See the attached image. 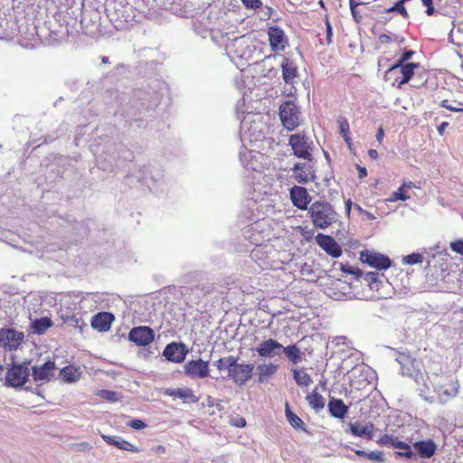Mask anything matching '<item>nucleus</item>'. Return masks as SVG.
Masks as SVG:
<instances>
[{
    "mask_svg": "<svg viewBox=\"0 0 463 463\" xmlns=\"http://www.w3.org/2000/svg\"><path fill=\"white\" fill-rule=\"evenodd\" d=\"M213 365L220 371L227 373L226 377L232 383L241 387L253 376L254 364L239 362V358L233 355L222 357L213 362Z\"/></svg>",
    "mask_w": 463,
    "mask_h": 463,
    "instance_id": "1",
    "label": "nucleus"
},
{
    "mask_svg": "<svg viewBox=\"0 0 463 463\" xmlns=\"http://www.w3.org/2000/svg\"><path fill=\"white\" fill-rule=\"evenodd\" d=\"M105 9L107 16L117 30L127 29L136 20V10L124 1H107Z\"/></svg>",
    "mask_w": 463,
    "mask_h": 463,
    "instance_id": "2",
    "label": "nucleus"
},
{
    "mask_svg": "<svg viewBox=\"0 0 463 463\" xmlns=\"http://www.w3.org/2000/svg\"><path fill=\"white\" fill-rule=\"evenodd\" d=\"M429 386L437 393L439 402H446L449 398L455 397L458 388L453 383H449V377L441 373L439 364H434L433 368L428 372Z\"/></svg>",
    "mask_w": 463,
    "mask_h": 463,
    "instance_id": "3",
    "label": "nucleus"
},
{
    "mask_svg": "<svg viewBox=\"0 0 463 463\" xmlns=\"http://www.w3.org/2000/svg\"><path fill=\"white\" fill-rule=\"evenodd\" d=\"M395 360L400 364L401 373L412 378L419 384L418 391L420 395L427 399L430 386L419 369V363L404 352H398Z\"/></svg>",
    "mask_w": 463,
    "mask_h": 463,
    "instance_id": "4",
    "label": "nucleus"
},
{
    "mask_svg": "<svg viewBox=\"0 0 463 463\" xmlns=\"http://www.w3.org/2000/svg\"><path fill=\"white\" fill-rule=\"evenodd\" d=\"M308 214L314 227L318 229H326L336 222L338 219V214L333 205L325 200L312 203L308 208Z\"/></svg>",
    "mask_w": 463,
    "mask_h": 463,
    "instance_id": "5",
    "label": "nucleus"
},
{
    "mask_svg": "<svg viewBox=\"0 0 463 463\" xmlns=\"http://www.w3.org/2000/svg\"><path fill=\"white\" fill-rule=\"evenodd\" d=\"M293 155L298 158L313 162V148L314 143L309 137L307 136L305 131H301L291 135L288 139Z\"/></svg>",
    "mask_w": 463,
    "mask_h": 463,
    "instance_id": "6",
    "label": "nucleus"
},
{
    "mask_svg": "<svg viewBox=\"0 0 463 463\" xmlns=\"http://www.w3.org/2000/svg\"><path fill=\"white\" fill-rule=\"evenodd\" d=\"M300 109L291 100L283 102L279 107V118L288 130H293L300 125Z\"/></svg>",
    "mask_w": 463,
    "mask_h": 463,
    "instance_id": "7",
    "label": "nucleus"
},
{
    "mask_svg": "<svg viewBox=\"0 0 463 463\" xmlns=\"http://www.w3.org/2000/svg\"><path fill=\"white\" fill-rule=\"evenodd\" d=\"M227 51L236 58L249 61L253 56L255 46L251 44L249 36L242 35L232 40L227 45Z\"/></svg>",
    "mask_w": 463,
    "mask_h": 463,
    "instance_id": "8",
    "label": "nucleus"
},
{
    "mask_svg": "<svg viewBox=\"0 0 463 463\" xmlns=\"http://www.w3.org/2000/svg\"><path fill=\"white\" fill-rule=\"evenodd\" d=\"M30 375V369L27 364H13L8 370L5 383L12 387L23 386Z\"/></svg>",
    "mask_w": 463,
    "mask_h": 463,
    "instance_id": "9",
    "label": "nucleus"
},
{
    "mask_svg": "<svg viewBox=\"0 0 463 463\" xmlns=\"http://www.w3.org/2000/svg\"><path fill=\"white\" fill-rule=\"evenodd\" d=\"M360 260L379 270L387 269L392 265V260L388 256L368 250L361 251Z\"/></svg>",
    "mask_w": 463,
    "mask_h": 463,
    "instance_id": "10",
    "label": "nucleus"
},
{
    "mask_svg": "<svg viewBox=\"0 0 463 463\" xmlns=\"http://www.w3.org/2000/svg\"><path fill=\"white\" fill-rule=\"evenodd\" d=\"M24 338L23 332L13 328L0 329V347L8 350H16Z\"/></svg>",
    "mask_w": 463,
    "mask_h": 463,
    "instance_id": "11",
    "label": "nucleus"
},
{
    "mask_svg": "<svg viewBox=\"0 0 463 463\" xmlns=\"http://www.w3.org/2000/svg\"><path fill=\"white\" fill-rule=\"evenodd\" d=\"M128 339L138 346H146L154 341L155 332L149 326H136L129 331Z\"/></svg>",
    "mask_w": 463,
    "mask_h": 463,
    "instance_id": "12",
    "label": "nucleus"
},
{
    "mask_svg": "<svg viewBox=\"0 0 463 463\" xmlns=\"http://www.w3.org/2000/svg\"><path fill=\"white\" fill-rule=\"evenodd\" d=\"M293 177L298 184H307L315 179L314 161L297 163L292 168Z\"/></svg>",
    "mask_w": 463,
    "mask_h": 463,
    "instance_id": "13",
    "label": "nucleus"
},
{
    "mask_svg": "<svg viewBox=\"0 0 463 463\" xmlns=\"http://www.w3.org/2000/svg\"><path fill=\"white\" fill-rule=\"evenodd\" d=\"M184 371L192 379H203L209 375V364L202 359L191 360L184 364Z\"/></svg>",
    "mask_w": 463,
    "mask_h": 463,
    "instance_id": "14",
    "label": "nucleus"
},
{
    "mask_svg": "<svg viewBox=\"0 0 463 463\" xmlns=\"http://www.w3.org/2000/svg\"><path fill=\"white\" fill-rule=\"evenodd\" d=\"M58 20L62 21L65 24H60L59 28H52L51 32L56 41L61 42L74 33V25L77 24V20L68 17L66 14H59Z\"/></svg>",
    "mask_w": 463,
    "mask_h": 463,
    "instance_id": "15",
    "label": "nucleus"
},
{
    "mask_svg": "<svg viewBox=\"0 0 463 463\" xmlns=\"http://www.w3.org/2000/svg\"><path fill=\"white\" fill-rule=\"evenodd\" d=\"M187 353L188 350L184 344L172 342L166 345L163 351V355L170 362L182 363L184 361Z\"/></svg>",
    "mask_w": 463,
    "mask_h": 463,
    "instance_id": "16",
    "label": "nucleus"
},
{
    "mask_svg": "<svg viewBox=\"0 0 463 463\" xmlns=\"http://www.w3.org/2000/svg\"><path fill=\"white\" fill-rule=\"evenodd\" d=\"M282 345L273 338H269L262 341L256 348L255 351L260 357L273 358L281 354Z\"/></svg>",
    "mask_w": 463,
    "mask_h": 463,
    "instance_id": "17",
    "label": "nucleus"
},
{
    "mask_svg": "<svg viewBox=\"0 0 463 463\" xmlns=\"http://www.w3.org/2000/svg\"><path fill=\"white\" fill-rule=\"evenodd\" d=\"M290 199L294 206L300 210H307L311 196L303 186L295 185L290 189Z\"/></svg>",
    "mask_w": 463,
    "mask_h": 463,
    "instance_id": "18",
    "label": "nucleus"
},
{
    "mask_svg": "<svg viewBox=\"0 0 463 463\" xmlns=\"http://www.w3.org/2000/svg\"><path fill=\"white\" fill-rule=\"evenodd\" d=\"M55 370V363L50 360L40 366H33L32 368L33 380L37 383L49 382L54 376Z\"/></svg>",
    "mask_w": 463,
    "mask_h": 463,
    "instance_id": "19",
    "label": "nucleus"
},
{
    "mask_svg": "<svg viewBox=\"0 0 463 463\" xmlns=\"http://www.w3.org/2000/svg\"><path fill=\"white\" fill-rule=\"evenodd\" d=\"M316 241L333 258H338L342 255V249L333 237L319 233L316 236Z\"/></svg>",
    "mask_w": 463,
    "mask_h": 463,
    "instance_id": "20",
    "label": "nucleus"
},
{
    "mask_svg": "<svg viewBox=\"0 0 463 463\" xmlns=\"http://www.w3.org/2000/svg\"><path fill=\"white\" fill-rule=\"evenodd\" d=\"M251 115L245 116L241 122V139L242 142L249 140L250 142L257 141L260 138L261 134L256 126H251Z\"/></svg>",
    "mask_w": 463,
    "mask_h": 463,
    "instance_id": "21",
    "label": "nucleus"
},
{
    "mask_svg": "<svg viewBox=\"0 0 463 463\" xmlns=\"http://www.w3.org/2000/svg\"><path fill=\"white\" fill-rule=\"evenodd\" d=\"M269 41L273 51H283L287 44V36L282 29L279 26H271L269 28Z\"/></svg>",
    "mask_w": 463,
    "mask_h": 463,
    "instance_id": "22",
    "label": "nucleus"
},
{
    "mask_svg": "<svg viewBox=\"0 0 463 463\" xmlns=\"http://www.w3.org/2000/svg\"><path fill=\"white\" fill-rule=\"evenodd\" d=\"M162 178L163 175L160 173V171H153L149 167L145 169L144 175L138 177L139 181H141L145 185H146L151 191L154 192H157L161 185Z\"/></svg>",
    "mask_w": 463,
    "mask_h": 463,
    "instance_id": "23",
    "label": "nucleus"
},
{
    "mask_svg": "<svg viewBox=\"0 0 463 463\" xmlns=\"http://www.w3.org/2000/svg\"><path fill=\"white\" fill-rule=\"evenodd\" d=\"M413 448L420 458H430L437 450V445L432 439L416 441Z\"/></svg>",
    "mask_w": 463,
    "mask_h": 463,
    "instance_id": "24",
    "label": "nucleus"
},
{
    "mask_svg": "<svg viewBox=\"0 0 463 463\" xmlns=\"http://www.w3.org/2000/svg\"><path fill=\"white\" fill-rule=\"evenodd\" d=\"M282 77L287 84L293 85L298 76V67L295 62L288 58H284L281 63Z\"/></svg>",
    "mask_w": 463,
    "mask_h": 463,
    "instance_id": "25",
    "label": "nucleus"
},
{
    "mask_svg": "<svg viewBox=\"0 0 463 463\" xmlns=\"http://www.w3.org/2000/svg\"><path fill=\"white\" fill-rule=\"evenodd\" d=\"M168 396L179 398L186 402L196 403L199 399L190 388H169L165 392Z\"/></svg>",
    "mask_w": 463,
    "mask_h": 463,
    "instance_id": "26",
    "label": "nucleus"
},
{
    "mask_svg": "<svg viewBox=\"0 0 463 463\" xmlns=\"http://www.w3.org/2000/svg\"><path fill=\"white\" fill-rule=\"evenodd\" d=\"M101 438L109 445L114 446L121 450L132 452L139 451V449L136 446L132 445L131 443L125 440L121 437L101 434Z\"/></svg>",
    "mask_w": 463,
    "mask_h": 463,
    "instance_id": "27",
    "label": "nucleus"
},
{
    "mask_svg": "<svg viewBox=\"0 0 463 463\" xmlns=\"http://www.w3.org/2000/svg\"><path fill=\"white\" fill-rule=\"evenodd\" d=\"M113 319V315L109 313H99L92 317L91 326L100 332H105L110 328Z\"/></svg>",
    "mask_w": 463,
    "mask_h": 463,
    "instance_id": "28",
    "label": "nucleus"
},
{
    "mask_svg": "<svg viewBox=\"0 0 463 463\" xmlns=\"http://www.w3.org/2000/svg\"><path fill=\"white\" fill-rule=\"evenodd\" d=\"M328 411L332 417L344 419L348 411V406L341 399L331 398L328 402Z\"/></svg>",
    "mask_w": 463,
    "mask_h": 463,
    "instance_id": "29",
    "label": "nucleus"
},
{
    "mask_svg": "<svg viewBox=\"0 0 463 463\" xmlns=\"http://www.w3.org/2000/svg\"><path fill=\"white\" fill-rule=\"evenodd\" d=\"M351 433L359 438L372 439L374 426L373 423L368 422L362 425L359 422L349 423Z\"/></svg>",
    "mask_w": 463,
    "mask_h": 463,
    "instance_id": "30",
    "label": "nucleus"
},
{
    "mask_svg": "<svg viewBox=\"0 0 463 463\" xmlns=\"http://www.w3.org/2000/svg\"><path fill=\"white\" fill-rule=\"evenodd\" d=\"M279 366L273 363L268 364H260L256 368L258 382L264 383L269 380L271 376H273L277 371Z\"/></svg>",
    "mask_w": 463,
    "mask_h": 463,
    "instance_id": "31",
    "label": "nucleus"
},
{
    "mask_svg": "<svg viewBox=\"0 0 463 463\" xmlns=\"http://www.w3.org/2000/svg\"><path fill=\"white\" fill-rule=\"evenodd\" d=\"M282 353L293 364H298L304 357V353L296 345H289L286 347L282 346Z\"/></svg>",
    "mask_w": 463,
    "mask_h": 463,
    "instance_id": "32",
    "label": "nucleus"
},
{
    "mask_svg": "<svg viewBox=\"0 0 463 463\" xmlns=\"http://www.w3.org/2000/svg\"><path fill=\"white\" fill-rule=\"evenodd\" d=\"M381 278H383V275H380L378 272H363V275H360L359 279L362 282L367 284V286L372 290H379V286L382 283Z\"/></svg>",
    "mask_w": 463,
    "mask_h": 463,
    "instance_id": "33",
    "label": "nucleus"
},
{
    "mask_svg": "<svg viewBox=\"0 0 463 463\" xmlns=\"http://www.w3.org/2000/svg\"><path fill=\"white\" fill-rule=\"evenodd\" d=\"M306 399L309 406L316 411H319L325 407L326 400L317 392V390H314L311 393L307 394Z\"/></svg>",
    "mask_w": 463,
    "mask_h": 463,
    "instance_id": "34",
    "label": "nucleus"
},
{
    "mask_svg": "<svg viewBox=\"0 0 463 463\" xmlns=\"http://www.w3.org/2000/svg\"><path fill=\"white\" fill-rule=\"evenodd\" d=\"M420 64L415 62L410 63H402L398 69H400V72L402 75V80L400 81V85L408 83L410 80L412 78L414 74V70L419 68Z\"/></svg>",
    "mask_w": 463,
    "mask_h": 463,
    "instance_id": "35",
    "label": "nucleus"
},
{
    "mask_svg": "<svg viewBox=\"0 0 463 463\" xmlns=\"http://www.w3.org/2000/svg\"><path fill=\"white\" fill-rule=\"evenodd\" d=\"M52 326V321L49 317H41L32 323L33 333L36 335L44 334L47 329Z\"/></svg>",
    "mask_w": 463,
    "mask_h": 463,
    "instance_id": "36",
    "label": "nucleus"
},
{
    "mask_svg": "<svg viewBox=\"0 0 463 463\" xmlns=\"http://www.w3.org/2000/svg\"><path fill=\"white\" fill-rule=\"evenodd\" d=\"M293 378L296 383L301 387H307L312 383L311 376L303 370L293 369Z\"/></svg>",
    "mask_w": 463,
    "mask_h": 463,
    "instance_id": "37",
    "label": "nucleus"
},
{
    "mask_svg": "<svg viewBox=\"0 0 463 463\" xmlns=\"http://www.w3.org/2000/svg\"><path fill=\"white\" fill-rule=\"evenodd\" d=\"M60 375L65 382L72 383L80 378V373L73 366H65L60 371Z\"/></svg>",
    "mask_w": 463,
    "mask_h": 463,
    "instance_id": "38",
    "label": "nucleus"
},
{
    "mask_svg": "<svg viewBox=\"0 0 463 463\" xmlns=\"http://www.w3.org/2000/svg\"><path fill=\"white\" fill-rule=\"evenodd\" d=\"M240 160L241 165L247 169L256 170L255 163L252 161V158L255 156L251 150H247L246 148L240 151Z\"/></svg>",
    "mask_w": 463,
    "mask_h": 463,
    "instance_id": "39",
    "label": "nucleus"
},
{
    "mask_svg": "<svg viewBox=\"0 0 463 463\" xmlns=\"http://www.w3.org/2000/svg\"><path fill=\"white\" fill-rule=\"evenodd\" d=\"M286 417L290 425L295 429H303L304 422L303 420L289 409L288 404H286Z\"/></svg>",
    "mask_w": 463,
    "mask_h": 463,
    "instance_id": "40",
    "label": "nucleus"
},
{
    "mask_svg": "<svg viewBox=\"0 0 463 463\" xmlns=\"http://www.w3.org/2000/svg\"><path fill=\"white\" fill-rule=\"evenodd\" d=\"M394 449L401 450L398 452L400 456H404L408 458H416V454L412 451L411 447L403 441L399 440V442H396Z\"/></svg>",
    "mask_w": 463,
    "mask_h": 463,
    "instance_id": "41",
    "label": "nucleus"
},
{
    "mask_svg": "<svg viewBox=\"0 0 463 463\" xmlns=\"http://www.w3.org/2000/svg\"><path fill=\"white\" fill-rule=\"evenodd\" d=\"M355 454L359 457H363L368 458L373 461H383V455L381 451H370L366 452L364 450L357 449L355 450Z\"/></svg>",
    "mask_w": 463,
    "mask_h": 463,
    "instance_id": "42",
    "label": "nucleus"
},
{
    "mask_svg": "<svg viewBox=\"0 0 463 463\" xmlns=\"http://www.w3.org/2000/svg\"><path fill=\"white\" fill-rule=\"evenodd\" d=\"M379 41L381 43H389L392 42H396L399 44H402L404 43L405 39L403 36H400L395 33H382L379 36Z\"/></svg>",
    "mask_w": 463,
    "mask_h": 463,
    "instance_id": "43",
    "label": "nucleus"
},
{
    "mask_svg": "<svg viewBox=\"0 0 463 463\" xmlns=\"http://www.w3.org/2000/svg\"><path fill=\"white\" fill-rule=\"evenodd\" d=\"M423 261V256L420 253L413 252L411 254L402 257V262L403 265L420 264Z\"/></svg>",
    "mask_w": 463,
    "mask_h": 463,
    "instance_id": "44",
    "label": "nucleus"
},
{
    "mask_svg": "<svg viewBox=\"0 0 463 463\" xmlns=\"http://www.w3.org/2000/svg\"><path fill=\"white\" fill-rule=\"evenodd\" d=\"M414 53H415V52H414L413 51H411V50L405 51V52L402 54V56H401V58L399 59V61H398L394 65H392V67L387 71V72H386V73L388 74V73H392V72L395 71L399 68V66H401V64H402V63H404L405 61H407L411 60V59L412 58V56H413V54H414Z\"/></svg>",
    "mask_w": 463,
    "mask_h": 463,
    "instance_id": "45",
    "label": "nucleus"
},
{
    "mask_svg": "<svg viewBox=\"0 0 463 463\" xmlns=\"http://www.w3.org/2000/svg\"><path fill=\"white\" fill-rule=\"evenodd\" d=\"M396 442H399V439L393 435L389 434L383 435L378 440L379 444L388 448H395Z\"/></svg>",
    "mask_w": 463,
    "mask_h": 463,
    "instance_id": "46",
    "label": "nucleus"
},
{
    "mask_svg": "<svg viewBox=\"0 0 463 463\" xmlns=\"http://www.w3.org/2000/svg\"><path fill=\"white\" fill-rule=\"evenodd\" d=\"M463 104L458 101H453V105L449 103L448 99H444L440 102V107L445 108L450 111L461 112L463 111Z\"/></svg>",
    "mask_w": 463,
    "mask_h": 463,
    "instance_id": "47",
    "label": "nucleus"
},
{
    "mask_svg": "<svg viewBox=\"0 0 463 463\" xmlns=\"http://www.w3.org/2000/svg\"><path fill=\"white\" fill-rule=\"evenodd\" d=\"M339 124V133L345 142H349L350 137L348 136L349 133V123L345 119H340L338 121Z\"/></svg>",
    "mask_w": 463,
    "mask_h": 463,
    "instance_id": "48",
    "label": "nucleus"
},
{
    "mask_svg": "<svg viewBox=\"0 0 463 463\" xmlns=\"http://www.w3.org/2000/svg\"><path fill=\"white\" fill-rule=\"evenodd\" d=\"M99 396L102 399H105V400H108L110 402H117L119 400V397H120L118 392H114V391H109V390L99 391Z\"/></svg>",
    "mask_w": 463,
    "mask_h": 463,
    "instance_id": "49",
    "label": "nucleus"
},
{
    "mask_svg": "<svg viewBox=\"0 0 463 463\" xmlns=\"http://www.w3.org/2000/svg\"><path fill=\"white\" fill-rule=\"evenodd\" d=\"M410 198L409 195L406 194L402 187H400L396 192L392 193L391 197L387 199L388 202H396L398 200L406 201Z\"/></svg>",
    "mask_w": 463,
    "mask_h": 463,
    "instance_id": "50",
    "label": "nucleus"
},
{
    "mask_svg": "<svg viewBox=\"0 0 463 463\" xmlns=\"http://www.w3.org/2000/svg\"><path fill=\"white\" fill-rule=\"evenodd\" d=\"M341 269L345 273L354 275L357 279H359L360 275H363V271L360 269L354 268L350 265H341Z\"/></svg>",
    "mask_w": 463,
    "mask_h": 463,
    "instance_id": "51",
    "label": "nucleus"
},
{
    "mask_svg": "<svg viewBox=\"0 0 463 463\" xmlns=\"http://www.w3.org/2000/svg\"><path fill=\"white\" fill-rule=\"evenodd\" d=\"M450 249L453 251L463 255V240H457L450 242Z\"/></svg>",
    "mask_w": 463,
    "mask_h": 463,
    "instance_id": "52",
    "label": "nucleus"
},
{
    "mask_svg": "<svg viewBox=\"0 0 463 463\" xmlns=\"http://www.w3.org/2000/svg\"><path fill=\"white\" fill-rule=\"evenodd\" d=\"M230 423L238 428H243L246 425V420L243 417L235 416L230 420Z\"/></svg>",
    "mask_w": 463,
    "mask_h": 463,
    "instance_id": "53",
    "label": "nucleus"
},
{
    "mask_svg": "<svg viewBox=\"0 0 463 463\" xmlns=\"http://www.w3.org/2000/svg\"><path fill=\"white\" fill-rule=\"evenodd\" d=\"M128 425L135 430H143L146 428V423L138 419L130 420Z\"/></svg>",
    "mask_w": 463,
    "mask_h": 463,
    "instance_id": "54",
    "label": "nucleus"
},
{
    "mask_svg": "<svg viewBox=\"0 0 463 463\" xmlns=\"http://www.w3.org/2000/svg\"><path fill=\"white\" fill-rule=\"evenodd\" d=\"M241 1L247 8H252V9L258 8L261 4V2L260 0H241Z\"/></svg>",
    "mask_w": 463,
    "mask_h": 463,
    "instance_id": "55",
    "label": "nucleus"
},
{
    "mask_svg": "<svg viewBox=\"0 0 463 463\" xmlns=\"http://www.w3.org/2000/svg\"><path fill=\"white\" fill-rule=\"evenodd\" d=\"M326 41H327V43H330L332 42L333 28H332V25H331L330 22L328 21V19H326Z\"/></svg>",
    "mask_w": 463,
    "mask_h": 463,
    "instance_id": "56",
    "label": "nucleus"
},
{
    "mask_svg": "<svg viewBox=\"0 0 463 463\" xmlns=\"http://www.w3.org/2000/svg\"><path fill=\"white\" fill-rule=\"evenodd\" d=\"M3 219L0 218V241H5L7 239V232L5 231V227L3 226Z\"/></svg>",
    "mask_w": 463,
    "mask_h": 463,
    "instance_id": "57",
    "label": "nucleus"
},
{
    "mask_svg": "<svg viewBox=\"0 0 463 463\" xmlns=\"http://www.w3.org/2000/svg\"><path fill=\"white\" fill-rule=\"evenodd\" d=\"M159 93L157 91H154L153 94H151V99H149V106H155L159 101Z\"/></svg>",
    "mask_w": 463,
    "mask_h": 463,
    "instance_id": "58",
    "label": "nucleus"
},
{
    "mask_svg": "<svg viewBox=\"0 0 463 463\" xmlns=\"http://www.w3.org/2000/svg\"><path fill=\"white\" fill-rule=\"evenodd\" d=\"M247 206L250 209H252V211L257 210L259 212V204H258L257 201L254 199L248 200Z\"/></svg>",
    "mask_w": 463,
    "mask_h": 463,
    "instance_id": "59",
    "label": "nucleus"
},
{
    "mask_svg": "<svg viewBox=\"0 0 463 463\" xmlns=\"http://www.w3.org/2000/svg\"><path fill=\"white\" fill-rule=\"evenodd\" d=\"M351 14H352V16L354 18V20L356 22V23H359L362 19H363V16L360 14V13L355 9H353L351 10Z\"/></svg>",
    "mask_w": 463,
    "mask_h": 463,
    "instance_id": "60",
    "label": "nucleus"
},
{
    "mask_svg": "<svg viewBox=\"0 0 463 463\" xmlns=\"http://www.w3.org/2000/svg\"><path fill=\"white\" fill-rule=\"evenodd\" d=\"M152 451L156 454H163L165 452V449L163 446L157 445L152 448Z\"/></svg>",
    "mask_w": 463,
    "mask_h": 463,
    "instance_id": "61",
    "label": "nucleus"
},
{
    "mask_svg": "<svg viewBox=\"0 0 463 463\" xmlns=\"http://www.w3.org/2000/svg\"><path fill=\"white\" fill-rule=\"evenodd\" d=\"M364 5L363 2H357L356 0H349L350 10L357 8V6Z\"/></svg>",
    "mask_w": 463,
    "mask_h": 463,
    "instance_id": "62",
    "label": "nucleus"
},
{
    "mask_svg": "<svg viewBox=\"0 0 463 463\" xmlns=\"http://www.w3.org/2000/svg\"><path fill=\"white\" fill-rule=\"evenodd\" d=\"M384 137V132L383 128H380L376 133V139L378 142H381Z\"/></svg>",
    "mask_w": 463,
    "mask_h": 463,
    "instance_id": "63",
    "label": "nucleus"
},
{
    "mask_svg": "<svg viewBox=\"0 0 463 463\" xmlns=\"http://www.w3.org/2000/svg\"><path fill=\"white\" fill-rule=\"evenodd\" d=\"M449 126V123L448 122H443L441 123L439 128H438V131H439V135H443L446 128Z\"/></svg>",
    "mask_w": 463,
    "mask_h": 463,
    "instance_id": "64",
    "label": "nucleus"
}]
</instances>
